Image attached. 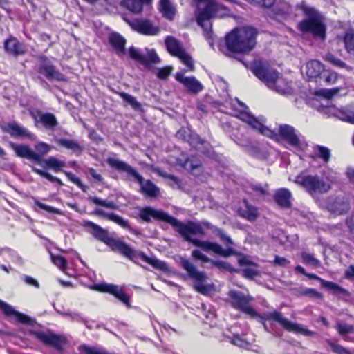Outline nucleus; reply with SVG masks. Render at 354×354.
Listing matches in <instances>:
<instances>
[{
  "label": "nucleus",
  "mask_w": 354,
  "mask_h": 354,
  "mask_svg": "<svg viewBox=\"0 0 354 354\" xmlns=\"http://www.w3.org/2000/svg\"><path fill=\"white\" fill-rule=\"evenodd\" d=\"M9 146L14 150L16 156L19 158H26L39 165H43L41 154L35 152L28 145H17L13 142H9Z\"/></svg>",
  "instance_id": "18"
},
{
  "label": "nucleus",
  "mask_w": 354,
  "mask_h": 354,
  "mask_svg": "<svg viewBox=\"0 0 354 354\" xmlns=\"http://www.w3.org/2000/svg\"><path fill=\"white\" fill-rule=\"evenodd\" d=\"M181 166L184 168H189L190 171L193 172L196 169L201 168L202 165L200 162L193 163L191 162L190 158H187L183 163H181Z\"/></svg>",
  "instance_id": "56"
},
{
  "label": "nucleus",
  "mask_w": 354,
  "mask_h": 354,
  "mask_svg": "<svg viewBox=\"0 0 354 354\" xmlns=\"http://www.w3.org/2000/svg\"><path fill=\"white\" fill-rule=\"evenodd\" d=\"M305 276L310 279H315L319 281L323 287L326 288L329 290H332L335 293H344L346 292L345 289H344L339 285L332 281H327L315 274L306 272V274Z\"/></svg>",
  "instance_id": "32"
},
{
  "label": "nucleus",
  "mask_w": 354,
  "mask_h": 354,
  "mask_svg": "<svg viewBox=\"0 0 354 354\" xmlns=\"http://www.w3.org/2000/svg\"><path fill=\"white\" fill-rule=\"evenodd\" d=\"M128 53L132 59L146 67H150L152 64L160 62V59L154 49L148 50L146 54H142L135 47L131 46Z\"/></svg>",
  "instance_id": "16"
},
{
  "label": "nucleus",
  "mask_w": 354,
  "mask_h": 354,
  "mask_svg": "<svg viewBox=\"0 0 354 354\" xmlns=\"http://www.w3.org/2000/svg\"><path fill=\"white\" fill-rule=\"evenodd\" d=\"M251 70L254 75L263 82L269 87L276 84L279 78V73L272 68L268 64L261 61H256L252 65Z\"/></svg>",
  "instance_id": "12"
},
{
  "label": "nucleus",
  "mask_w": 354,
  "mask_h": 354,
  "mask_svg": "<svg viewBox=\"0 0 354 354\" xmlns=\"http://www.w3.org/2000/svg\"><path fill=\"white\" fill-rule=\"evenodd\" d=\"M295 183L311 196L324 194L332 189V184L317 174H301L296 177Z\"/></svg>",
  "instance_id": "8"
},
{
  "label": "nucleus",
  "mask_w": 354,
  "mask_h": 354,
  "mask_svg": "<svg viewBox=\"0 0 354 354\" xmlns=\"http://www.w3.org/2000/svg\"><path fill=\"white\" fill-rule=\"evenodd\" d=\"M3 131L9 133L12 137L31 138L32 133L25 128L19 126L16 122H9L3 129Z\"/></svg>",
  "instance_id": "31"
},
{
  "label": "nucleus",
  "mask_w": 354,
  "mask_h": 354,
  "mask_svg": "<svg viewBox=\"0 0 354 354\" xmlns=\"http://www.w3.org/2000/svg\"><path fill=\"white\" fill-rule=\"evenodd\" d=\"M88 201L95 205L109 209H117L118 208V206L113 201L102 200L97 196H91L88 198Z\"/></svg>",
  "instance_id": "43"
},
{
  "label": "nucleus",
  "mask_w": 354,
  "mask_h": 354,
  "mask_svg": "<svg viewBox=\"0 0 354 354\" xmlns=\"http://www.w3.org/2000/svg\"><path fill=\"white\" fill-rule=\"evenodd\" d=\"M176 57L180 59L182 62L188 67L189 70L193 71L194 69L192 58L186 53L185 50Z\"/></svg>",
  "instance_id": "48"
},
{
  "label": "nucleus",
  "mask_w": 354,
  "mask_h": 354,
  "mask_svg": "<svg viewBox=\"0 0 354 354\" xmlns=\"http://www.w3.org/2000/svg\"><path fill=\"white\" fill-rule=\"evenodd\" d=\"M215 232L220 239L227 245H233L232 239L225 233L224 230L221 228H216Z\"/></svg>",
  "instance_id": "52"
},
{
  "label": "nucleus",
  "mask_w": 354,
  "mask_h": 354,
  "mask_svg": "<svg viewBox=\"0 0 354 354\" xmlns=\"http://www.w3.org/2000/svg\"><path fill=\"white\" fill-rule=\"evenodd\" d=\"M238 262L240 266H250L254 267L255 268H258L259 267L257 263L250 260L245 256H242L241 258H239Z\"/></svg>",
  "instance_id": "60"
},
{
  "label": "nucleus",
  "mask_w": 354,
  "mask_h": 354,
  "mask_svg": "<svg viewBox=\"0 0 354 354\" xmlns=\"http://www.w3.org/2000/svg\"><path fill=\"white\" fill-rule=\"evenodd\" d=\"M50 259L55 266L62 272L66 273L68 268V261L64 257L59 254H53L50 252Z\"/></svg>",
  "instance_id": "39"
},
{
  "label": "nucleus",
  "mask_w": 354,
  "mask_h": 354,
  "mask_svg": "<svg viewBox=\"0 0 354 354\" xmlns=\"http://www.w3.org/2000/svg\"><path fill=\"white\" fill-rule=\"evenodd\" d=\"M88 173L90 176L99 183H102L104 180L102 176L98 174L94 168H89Z\"/></svg>",
  "instance_id": "64"
},
{
  "label": "nucleus",
  "mask_w": 354,
  "mask_h": 354,
  "mask_svg": "<svg viewBox=\"0 0 354 354\" xmlns=\"http://www.w3.org/2000/svg\"><path fill=\"white\" fill-rule=\"evenodd\" d=\"M271 132L274 133H269L268 138L274 141L279 142L281 140L286 141L289 145L293 147H299L300 145V140L293 127L288 124H281L279 127L278 132L271 130Z\"/></svg>",
  "instance_id": "14"
},
{
  "label": "nucleus",
  "mask_w": 354,
  "mask_h": 354,
  "mask_svg": "<svg viewBox=\"0 0 354 354\" xmlns=\"http://www.w3.org/2000/svg\"><path fill=\"white\" fill-rule=\"evenodd\" d=\"M35 204L37 207H39L40 209L47 211L50 213H54V214H59V210L55 207L47 205L39 201H35Z\"/></svg>",
  "instance_id": "58"
},
{
  "label": "nucleus",
  "mask_w": 354,
  "mask_h": 354,
  "mask_svg": "<svg viewBox=\"0 0 354 354\" xmlns=\"http://www.w3.org/2000/svg\"><path fill=\"white\" fill-rule=\"evenodd\" d=\"M210 262L214 266L218 268V269L228 270L230 272L233 271L232 266L227 262L214 260H211Z\"/></svg>",
  "instance_id": "54"
},
{
  "label": "nucleus",
  "mask_w": 354,
  "mask_h": 354,
  "mask_svg": "<svg viewBox=\"0 0 354 354\" xmlns=\"http://www.w3.org/2000/svg\"><path fill=\"white\" fill-rule=\"evenodd\" d=\"M274 263L281 267H286L288 264L290 263V261H288L285 257L276 255L274 257Z\"/></svg>",
  "instance_id": "62"
},
{
  "label": "nucleus",
  "mask_w": 354,
  "mask_h": 354,
  "mask_svg": "<svg viewBox=\"0 0 354 354\" xmlns=\"http://www.w3.org/2000/svg\"><path fill=\"white\" fill-rule=\"evenodd\" d=\"M295 7L305 17L298 22L297 30L303 34L310 33L314 37L325 40L326 26L324 22L322 14L315 8L308 6L305 1L297 3Z\"/></svg>",
  "instance_id": "4"
},
{
  "label": "nucleus",
  "mask_w": 354,
  "mask_h": 354,
  "mask_svg": "<svg viewBox=\"0 0 354 354\" xmlns=\"http://www.w3.org/2000/svg\"><path fill=\"white\" fill-rule=\"evenodd\" d=\"M55 143L59 147L71 150L76 156H80L84 147L77 141L66 138H55Z\"/></svg>",
  "instance_id": "30"
},
{
  "label": "nucleus",
  "mask_w": 354,
  "mask_h": 354,
  "mask_svg": "<svg viewBox=\"0 0 354 354\" xmlns=\"http://www.w3.org/2000/svg\"><path fill=\"white\" fill-rule=\"evenodd\" d=\"M227 295L229 298L228 301L233 308L248 315L252 318H259L260 322L268 332H271V330L268 329L266 322L273 321L277 322L285 330L290 333L297 335L301 334L306 337L316 335L315 332L308 329L298 323L289 320L283 316L281 312L277 310L263 314L259 313L250 305L254 298L250 295H244L240 291L231 290L227 292Z\"/></svg>",
  "instance_id": "2"
},
{
  "label": "nucleus",
  "mask_w": 354,
  "mask_h": 354,
  "mask_svg": "<svg viewBox=\"0 0 354 354\" xmlns=\"http://www.w3.org/2000/svg\"><path fill=\"white\" fill-rule=\"evenodd\" d=\"M39 64L35 66V70L49 81L55 80L59 82H66L67 76L61 73L46 55L38 57Z\"/></svg>",
  "instance_id": "10"
},
{
  "label": "nucleus",
  "mask_w": 354,
  "mask_h": 354,
  "mask_svg": "<svg viewBox=\"0 0 354 354\" xmlns=\"http://www.w3.org/2000/svg\"><path fill=\"white\" fill-rule=\"evenodd\" d=\"M302 261L304 263L310 265L314 268H317L320 265V262L318 259L314 257L313 254L303 252L301 254Z\"/></svg>",
  "instance_id": "49"
},
{
  "label": "nucleus",
  "mask_w": 354,
  "mask_h": 354,
  "mask_svg": "<svg viewBox=\"0 0 354 354\" xmlns=\"http://www.w3.org/2000/svg\"><path fill=\"white\" fill-rule=\"evenodd\" d=\"M171 68L165 66L158 70L157 76L161 80H166L170 75Z\"/></svg>",
  "instance_id": "59"
},
{
  "label": "nucleus",
  "mask_w": 354,
  "mask_h": 354,
  "mask_svg": "<svg viewBox=\"0 0 354 354\" xmlns=\"http://www.w3.org/2000/svg\"><path fill=\"white\" fill-rule=\"evenodd\" d=\"M165 42L167 51L173 56L176 57L185 50L178 39L172 36L167 37Z\"/></svg>",
  "instance_id": "34"
},
{
  "label": "nucleus",
  "mask_w": 354,
  "mask_h": 354,
  "mask_svg": "<svg viewBox=\"0 0 354 354\" xmlns=\"http://www.w3.org/2000/svg\"><path fill=\"white\" fill-rule=\"evenodd\" d=\"M330 207L332 210L338 214H344L347 213L350 208V200L348 197L343 196H336L332 202Z\"/></svg>",
  "instance_id": "28"
},
{
  "label": "nucleus",
  "mask_w": 354,
  "mask_h": 354,
  "mask_svg": "<svg viewBox=\"0 0 354 354\" xmlns=\"http://www.w3.org/2000/svg\"><path fill=\"white\" fill-rule=\"evenodd\" d=\"M92 214L106 218L112 222H114L117 225H120L124 229L128 230L131 233L136 236H139L141 233L139 230L133 228L129 223V221L124 219L119 215H117L113 212L108 213L104 212L102 209H95Z\"/></svg>",
  "instance_id": "19"
},
{
  "label": "nucleus",
  "mask_w": 354,
  "mask_h": 354,
  "mask_svg": "<svg viewBox=\"0 0 354 354\" xmlns=\"http://www.w3.org/2000/svg\"><path fill=\"white\" fill-rule=\"evenodd\" d=\"M324 71V65L318 60L313 59L306 64V75L309 79L321 77Z\"/></svg>",
  "instance_id": "29"
},
{
  "label": "nucleus",
  "mask_w": 354,
  "mask_h": 354,
  "mask_svg": "<svg viewBox=\"0 0 354 354\" xmlns=\"http://www.w3.org/2000/svg\"><path fill=\"white\" fill-rule=\"evenodd\" d=\"M122 6L134 13H140L143 9V4L139 0H123Z\"/></svg>",
  "instance_id": "41"
},
{
  "label": "nucleus",
  "mask_w": 354,
  "mask_h": 354,
  "mask_svg": "<svg viewBox=\"0 0 354 354\" xmlns=\"http://www.w3.org/2000/svg\"><path fill=\"white\" fill-rule=\"evenodd\" d=\"M179 265L187 272L189 277L196 282L194 286L195 290L204 295L209 292L210 286L204 284L208 279L205 272L198 271L189 259L183 257L180 258Z\"/></svg>",
  "instance_id": "9"
},
{
  "label": "nucleus",
  "mask_w": 354,
  "mask_h": 354,
  "mask_svg": "<svg viewBox=\"0 0 354 354\" xmlns=\"http://www.w3.org/2000/svg\"><path fill=\"white\" fill-rule=\"evenodd\" d=\"M35 149L38 151L37 153L41 154L43 156L44 154L50 151L51 147L46 142H40L35 145Z\"/></svg>",
  "instance_id": "55"
},
{
  "label": "nucleus",
  "mask_w": 354,
  "mask_h": 354,
  "mask_svg": "<svg viewBox=\"0 0 354 354\" xmlns=\"http://www.w3.org/2000/svg\"><path fill=\"white\" fill-rule=\"evenodd\" d=\"M106 163L118 171H123L132 176L140 185V192L150 198H156L160 195V189L151 180L145 181L144 178L128 163L115 159L108 158Z\"/></svg>",
  "instance_id": "7"
},
{
  "label": "nucleus",
  "mask_w": 354,
  "mask_h": 354,
  "mask_svg": "<svg viewBox=\"0 0 354 354\" xmlns=\"http://www.w3.org/2000/svg\"><path fill=\"white\" fill-rule=\"evenodd\" d=\"M85 226L92 229L91 234L95 239L106 244L112 251L121 254L135 263H138V259H140L154 268L163 270L165 268V263L155 257H148L142 251H136L120 239L110 236L108 230L95 223L89 221H86Z\"/></svg>",
  "instance_id": "3"
},
{
  "label": "nucleus",
  "mask_w": 354,
  "mask_h": 354,
  "mask_svg": "<svg viewBox=\"0 0 354 354\" xmlns=\"http://www.w3.org/2000/svg\"><path fill=\"white\" fill-rule=\"evenodd\" d=\"M257 30L252 26L235 28L225 36V44L231 53L246 54L257 44Z\"/></svg>",
  "instance_id": "5"
},
{
  "label": "nucleus",
  "mask_w": 354,
  "mask_h": 354,
  "mask_svg": "<svg viewBox=\"0 0 354 354\" xmlns=\"http://www.w3.org/2000/svg\"><path fill=\"white\" fill-rule=\"evenodd\" d=\"M337 117L342 121L354 124V111L351 109L339 110Z\"/></svg>",
  "instance_id": "45"
},
{
  "label": "nucleus",
  "mask_w": 354,
  "mask_h": 354,
  "mask_svg": "<svg viewBox=\"0 0 354 354\" xmlns=\"http://www.w3.org/2000/svg\"><path fill=\"white\" fill-rule=\"evenodd\" d=\"M192 257L196 260H200L203 263H208L210 262L211 259L203 254L198 250H194L192 252Z\"/></svg>",
  "instance_id": "57"
},
{
  "label": "nucleus",
  "mask_w": 354,
  "mask_h": 354,
  "mask_svg": "<svg viewBox=\"0 0 354 354\" xmlns=\"http://www.w3.org/2000/svg\"><path fill=\"white\" fill-rule=\"evenodd\" d=\"M23 280L28 285L34 286L36 288H39V282L36 279H35L33 277H32L30 276L24 275L23 277Z\"/></svg>",
  "instance_id": "63"
},
{
  "label": "nucleus",
  "mask_w": 354,
  "mask_h": 354,
  "mask_svg": "<svg viewBox=\"0 0 354 354\" xmlns=\"http://www.w3.org/2000/svg\"><path fill=\"white\" fill-rule=\"evenodd\" d=\"M239 214L241 218L249 221H254L259 216L257 208L250 205L248 202H245V209H239Z\"/></svg>",
  "instance_id": "36"
},
{
  "label": "nucleus",
  "mask_w": 354,
  "mask_h": 354,
  "mask_svg": "<svg viewBox=\"0 0 354 354\" xmlns=\"http://www.w3.org/2000/svg\"><path fill=\"white\" fill-rule=\"evenodd\" d=\"M259 272L258 268H246L242 270V276L245 279H252L254 277L259 276Z\"/></svg>",
  "instance_id": "53"
},
{
  "label": "nucleus",
  "mask_w": 354,
  "mask_h": 354,
  "mask_svg": "<svg viewBox=\"0 0 354 354\" xmlns=\"http://www.w3.org/2000/svg\"><path fill=\"white\" fill-rule=\"evenodd\" d=\"M32 171L40 176L46 178L50 182L57 184V185L59 187L64 185L62 181L59 178L51 175L50 173L46 171L39 169L36 167H32Z\"/></svg>",
  "instance_id": "42"
},
{
  "label": "nucleus",
  "mask_w": 354,
  "mask_h": 354,
  "mask_svg": "<svg viewBox=\"0 0 354 354\" xmlns=\"http://www.w3.org/2000/svg\"><path fill=\"white\" fill-rule=\"evenodd\" d=\"M343 41L346 52L354 55V31H346L343 37Z\"/></svg>",
  "instance_id": "38"
},
{
  "label": "nucleus",
  "mask_w": 354,
  "mask_h": 354,
  "mask_svg": "<svg viewBox=\"0 0 354 354\" xmlns=\"http://www.w3.org/2000/svg\"><path fill=\"white\" fill-rule=\"evenodd\" d=\"M93 289L100 292L110 294L124 304L127 308L131 307V297L118 285L104 282L100 283L94 284Z\"/></svg>",
  "instance_id": "15"
},
{
  "label": "nucleus",
  "mask_w": 354,
  "mask_h": 354,
  "mask_svg": "<svg viewBox=\"0 0 354 354\" xmlns=\"http://www.w3.org/2000/svg\"><path fill=\"white\" fill-rule=\"evenodd\" d=\"M112 91L119 95L124 102L129 104L133 109L141 113L144 112V109L138 101L133 96L123 91H115L112 89Z\"/></svg>",
  "instance_id": "33"
},
{
  "label": "nucleus",
  "mask_w": 354,
  "mask_h": 354,
  "mask_svg": "<svg viewBox=\"0 0 354 354\" xmlns=\"http://www.w3.org/2000/svg\"><path fill=\"white\" fill-rule=\"evenodd\" d=\"M159 11L169 20H173L175 17L176 10L169 0L160 1Z\"/></svg>",
  "instance_id": "35"
},
{
  "label": "nucleus",
  "mask_w": 354,
  "mask_h": 354,
  "mask_svg": "<svg viewBox=\"0 0 354 354\" xmlns=\"http://www.w3.org/2000/svg\"><path fill=\"white\" fill-rule=\"evenodd\" d=\"M3 49L8 55L15 58L25 55L28 50L27 46L12 35L4 40Z\"/></svg>",
  "instance_id": "17"
},
{
  "label": "nucleus",
  "mask_w": 354,
  "mask_h": 354,
  "mask_svg": "<svg viewBox=\"0 0 354 354\" xmlns=\"http://www.w3.org/2000/svg\"><path fill=\"white\" fill-rule=\"evenodd\" d=\"M298 295L302 297H308L310 298H315V299H322L323 295L321 292H318L317 290L310 288H305L301 289L298 291Z\"/></svg>",
  "instance_id": "44"
},
{
  "label": "nucleus",
  "mask_w": 354,
  "mask_h": 354,
  "mask_svg": "<svg viewBox=\"0 0 354 354\" xmlns=\"http://www.w3.org/2000/svg\"><path fill=\"white\" fill-rule=\"evenodd\" d=\"M109 44L112 46L115 53L119 56H123L126 53L125 46L127 40L118 32H112L109 36Z\"/></svg>",
  "instance_id": "26"
},
{
  "label": "nucleus",
  "mask_w": 354,
  "mask_h": 354,
  "mask_svg": "<svg viewBox=\"0 0 354 354\" xmlns=\"http://www.w3.org/2000/svg\"><path fill=\"white\" fill-rule=\"evenodd\" d=\"M131 27L138 33L147 36H155L159 35L160 29L156 26L148 19H136L133 21H129Z\"/></svg>",
  "instance_id": "20"
},
{
  "label": "nucleus",
  "mask_w": 354,
  "mask_h": 354,
  "mask_svg": "<svg viewBox=\"0 0 354 354\" xmlns=\"http://www.w3.org/2000/svg\"><path fill=\"white\" fill-rule=\"evenodd\" d=\"M340 91V88H334L332 89H321L317 92V94L320 95L325 98L330 99L334 95H337Z\"/></svg>",
  "instance_id": "51"
},
{
  "label": "nucleus",
  "mask_w": 354,
  "mask_h": 354,
  "mask_svg": "<svg viewBox=\"0 0 354 354\" xmlns=\"http://www.w3.org/2000/svg\"><path fill=\"white\" fill-rule=\"evenodd\" d=\"M30 115L35 121H39L47 129L53 130L58 125L57 120L53 113H43L41 110L37 109L35 112H30Z\"/></svg>",
  "instance_id": "23"
},
{
  "label": "nucleus",
  "mask_w": 354,
  "mask_h": 354,
  "mask_svg": "<svg viewBox=\"0 0 354 354\" xmlns=\"http://www.w3.org/2000/svg\"><path fill=\"white\" fill-rule=\"evenodd\" d=\"M28 333L44 345L53 347L59 353H64V346L68 344V339L65 336L50 331L46 333L42 330H30Z\"/></svg>",
  "instance_id": "11"
},
{
  "label": "nucleus",
  "mask_w": 354,
  "mask_h": 354,
  "mask_svg": "<svg viewBox=\"0 0 354 354\" xmlns=\"http://www.w3.org/2000/svg\"><path fill=\"white\" fill-rule=\"evenodd\" d=\"M292 193L287 188H279L274 192L273 198L277 205L281 209L292 207Z\"/></svg>",
  "instance_id": "24"
},
{
  "label": "nucleus",
  "mask_w": 354,
  "mask_h": 354,
  "mask_svg": "<svg viewBox=\"0 0 354 354\" xmlns=\"http://www.w3.org/2000/svg\"><path fill=\"white\" fill-rule=\"evenodd\" d=\"M313 153L309 157L313 160H321L324 163H328L332 157L331 150L324 145H315L313 147Z\"/></svg>",
  "instance_id": "27"
},
{
  "label": "nucleus",
  "mask_w": 354,
  "mask_h": 354,
  "mask_svg": "<svg viewBox=\"0 0 354 354\" xmlns=\"http://www.w3.org/2000/svg\"><path fill=\"white\" fill-rule=\"evenodd\" d=\"M254 129L257 130L262 135L268 137L269 133H272L271 129L263 125L260 121H259L255 117L250 118V121L248 122ZM272 134H274L272 133Z\"/></svg>",
  "instance_id": "40"
},
{
  "label": "nucleus",
  "mask_w": 354,
  "mask_h": 354,
  "mask_svg": "<svg viewBox=\"0 0 354 354\" xmlns=\"http://www.w3.org/2000/svg\"><path fill=\"white\" fill-rule=\"evenodd\" d=\"M292 12V6L286 1L277 3L270 10L269 16L277 21L286 20Z\"/></svg>",
  "instance_id": "21"
},
{
  "label": "nucleus",
  "mask_w": 354,
  "mask_h": 354,
  "mask_svg": "<svg viewBox=\"0 0 354 354\" xmlns=\"http://www.w3.org/2000/svg\"><path fill=\"white\" fill-rule=\"evenodd\" d=\"M257 4L264 8L271 9L276 4V0H257Z\"/></svg>",
  "instance_id": "61"
},
{
  "label": "nucleus",
  "mask_w": 354,
  "mask_h": 354,
  "mask_svg": "<svg viewBox=\"0 0 354 354\" xmlns=\"http://www.w3.org/2000/svg\"><path fill=\"white\" fill-rule=\"evenodd\" d=\"M43 164L45 165V167L50 169L55 172L64 173L71 182L75 184L83 192H87L88 186L84 185L80 178L75 176L71 171L63 170V168L66 166V164L64 161L60 160L54 156H50L46 160L43 158Z\"/></svg>",
  "instance_id": "13"
},
{
  "label": "nucleus",
  "mask_w": 354,
  "mask_h": 354,
  "mask_svg": "<svg viewBox=\"0 0 354 354\" xmlns=\"http://www.w3.org/2000/svg\"><path fill=\"white\" fill-rule=\"evenodd\" d=\"M152 218L155 221H164L170 224L182 236L185 241L202 248L205 252L212 251L215 254L223 257H228L237 254L236 251L231 246L227 247L226 249H223L218 243L203 241L198 239L192 238V235L204 234L201 226L198 223L192 221H188L186 223H182L164 211L156 209L149 206L144 207L140 209L138 219L149 223L152 221Z\"/></svg>",
  "instance_id": "1"
},
{
  "label": "nucleus",
  "mask_w": 354,
  "mask_h": 354,
  "mask_svg": "<svg viewBox=\"0 0 354 354\" xmlns=\"http://www.w3.org/2000/svg\"><path fill=\"white\" fill-rule=\"evenodd\" d=\"M336 329L344 341L354 342V338L347 336V334L354 333L353 325L338 322L336 325Z\"/></svg>",
  "instance_id": "37"
},
{
  "label": "nucleus",
  "mask_w": 354,
  "mask_h": 354,
  "mask_svg": "<svg viewBox=\"0 0 354 354\" xmlns=\"http://www.w3.org/2000/svg\"><path fill=\"white\" fill-rule=\"evenodd\" d=\"M327 344L331 348L333 353L336 354H351L350 351L340 344H336L330 340H327Z\"/></svg>",
  "instance_id": "50"
},
{
  "label": "nucleus",
  "mask_w": 354,
  "mask_h": 354,
  "mask_svg": "<svg viewBox=\"0 0 354 354\" xmlns=\"http://www.w3.org/2000/svg\"><path fill=\"white\" fill-rule=\"evenodd\" d=\"M196 8L194 17L197 24L203 29V36L206 39L212 38V23L211 20L217 17L221 10H226L227 8L216 0H195Z\"/></svg>",
  "instance_id": "6"
},
{
  "label": "nucleus",
  "mask_w": 354,
  "mask_h": 354,
  "mask_svg": "<svg viewBox=\"0 0 354 354\" xmlns=\"http://www.w3.org/2000/svg\"><path fill=\"white\" fill-rule=\"evenodd\" d=\"M324 59L325 61L339 68H345L347 67L344 62L337 58L332 53H327L325 55Z\"/></svg>",
  "instance_id": "46"
},
{
  "label": "nucleus",
  "mask_w": 354,
  "mask_h": 354,
  "mask_svg": "<svg viewBox=\"0 0 354 354\" xmlns=\"http://www.w3.org/2000/svg\"><path fill=\"white\" fill-rule=\"evenodd\" d=\"M0 310L7 317H15L17 321L19 323L32 325V319L30 317L15 310L12 306L2 300H0Z\"/></svg>",
  "instance_id": "22"
},
{
  "label": "nucleus",
  "mask_w": 354,
  "mask_h": 354,
  "mask_svg": "<svg viewBox=\"0 0 354 354\" xmlns=\"http://www.w3.org/2000/svg\"><path fill=\"white\" fill-rule=\"evenodd\" d=\"M176 80L182 83L189 92L198 93L203 90L202 84L194 77H185L183 73H178L176 75Z\"/></svg>",
  "instance_id": "25"
},
{
  "label": "nucleus",
  "mask_w": 354,
  "mask_h": 354,
  "mask_svg": "<svg viewBox=\"0 0 354 354\" xmlns=\"http://www.w3.org/2000/svg\"><path fill=\"white\" fill-rule=\"evenodd\" d=\"M321 77L324 78V82L326 85H332L337 81L338 74L335 71H324Z\"/></svg>",
  "instance_id": "47"
}]
</instances>
